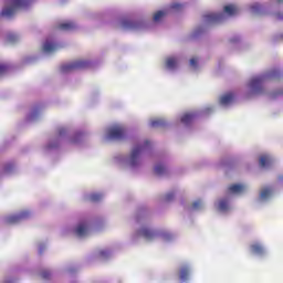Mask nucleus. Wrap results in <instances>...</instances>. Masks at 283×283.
<instances>
[{
    "mask_svg": "<svg viewBox=\"0 0 283 283\" xmlns=\"http://www.w3.org/2000/svg\"><path fill=\"white\" fill-rule=\"evenodd\" d=\"M281 78L282 72L277 69H273L265 75L253 77L249 83V87L254 94H260V92H262V85L265 81H280Z\"/></svg>",
    "mask_w": 283,
    "mask_h": 283,
    "instance_id": "f257e3e1",
    "label": "nucleus"
},
{
    "mask_svg": "<svg viewBox=\"0 0 283 283\" xmlns=\"http://www.w3.org/2000/svg\"><path fill=\"white\" fill-rule=\"evenodd\" d=\"M25 6L24 0H6V7L2 9V17H12L19 8Z\"/></svg>",
    "mask_w": 283,
    "mask_h": 283,
    "instance_id": "f03ea898",
    "label": "nucleus"
},
{
    "mask_svg": "<svg viewBox=\"0 0 283 283\" xmlns=\"http://www.w3.org/2000/svg\"><path fill=\"white\" fill-rule=\"evenodd\" d=\"M90 61L77 60L69 64L61 66V72H76V70H87L90 67Z\"/></svg>",
    "mask_w": 283,
    "mask_h": 283,
    "instance_id": "7ed1b4c3",
    "label": "nucleus"
},
{
    "mask_svg": "<svg viewBox=\"0 0 283 283\" xmlns=\"http://www.w3.org/2000/svg\"><path fill=\"white\" fill-rule=\"evenodd\" d=\"M126 135H127V130L120 125L112 126L107 130L108 140H123Z\"/></svg>",
    "mask_w": 283,
    "mask_h": 283,
    "instance_id": "20e7f679",
    "label": "nucleus"
},
{
    "mask_svg": "<svg viewBox=\"0 0 283 283\" xmlns=\"http://www.w3.org/2000/svg\"><path fill=\"white\" fill-rule=\"evenodd\" d=\"M27 218H30V211L24 210L19 214L8 217L7 222L8 224H17V222H21V220H27Z\"/></svg>",
    "mask_w": 283,
    "mask_h": 283,
    "instance_id": "39448f33",
    "label": "nucleus"
},
{
    "mask_svg": "<svg viewBox=\"0 0 283 283\" xmlns=\"http://www.w3.org/2000/svg\"><path fill=\"white\" fill-rule=\"evenodd\" d=\"M122 28H124V30H140V28H143V22L124 19L122 21Z\"/></svg>",
    "mask_w": 283,
    "mask_h": 283,
    "instance_id": "423d86ee",
    "label": "nucleus"
},
{
    "mask_svg": "<svg viewBox=\"0 0 283 283\" xmlns=\"http://www.w3.org/2000/svg\"><path fill=\"white\" fill-rule=\"evenodd\" d=\"M206 23L213 25L216 23H222L224 19V13H210L205 15Z\"/></svg>",
    "mask_w": 283,
    "mask_h": 283,
    "instance_id": "0eeeda50",
    "label": "nucleus"
},
{
    "mask_svg": "<svg viewBox=\"0 0 283 283\" xmlns=\"http://www.w3.org/2000/svg\"><path fill=\"white\" fill-rule=\"evenodd\" d=\"M140 151H143V146H136L130 154L129 165L130 167H136L138 165V156H140Z\"/></svg>",
    "mask_w": 283,
    "mask_h": 283,
    "instance_id": "6e6552de",
    "label": "nucleus"
},
{
    "mask_svg": "<svg viewBox=\"0 0 283 283\" xmlns=\"http://www.w3.org/2000/svg\"><path fill=\"white\" fill-rule=\"evenodd\" d=\"M137 235H139V238H144L145 240H154L156 233L148 228H142L137 231Z\"/></svg>",
    "mask_w": 283,
    "mask_h": 283,
    "instance_id": "1a4fd4ad",
    "label": "nucleus"
},
{
    "mask_svg": "<svg viewBox=\"0 0 283 283\" xmlns=\"http://www.w3.org/2000/svg\"><path fill=\"white\" fill-rule=\"evenodd\" d=\"M189 275H191V269L189 265L181 266L179 270V279L181 282H187V280H189Z\"/></svg>",
    "mask_w": 283,
    "mask_h": 283,
    "instance_id": "9d476101",
    "label": "nucleus"
},
{
    "mask_svg": "<svg viewBox=\"0 0 283 283\" xmlns=\"http://www.w3.org/2000/svg\"><path fill=\"white\" fill-rule=\"evenodd\" d=\"M223 12H226L228 17H235V14L240 12V9H238V6L235 4H227L223 7Z\"/></svg>",
    "mask_w": 283,
    "mask_h": 283,
    "instance_id": "9b49d317",
    "label": "nucleus"
},
{
    "mask_svg": "<svg viewBox=\"0 0 283 283\" xmlns=\"http://www.w3.org/2000/svg\"><path fill=\"white\" fill-rule=\"evenodd\" d=\"M43 52L50 53V52H56L59 50V45L53 43L50 40H46L42 46Z\"/></svg>",
    "mask_w": 283,
    "mask_h": 283,
    "instance_id": "f8f14e48",
    "label": "nucleus"
},
{
    "mask_svg": "<svg viewBox=\"0 0 283 283\" xmlns=\"http://www.w3.org/2000/svg\"><path fill=\"white\" fill-rule=\"evenodd\" d=\"M76 28V24L74 22H63L57 25L59 30H62L63 32H70Z\"/></svg>",
    "mask_w": 283,
    "mask_h": 283,
    "instance_id": "ddd939ff",
    "label": "nucleus"
},
{
    "mask_svg": "<svg viewBox=\"0 0 283 283\" xmlns=\"http://www.w3.org/2000/svg\"><path fill=\"white\" fill-rule=\"evenodd\" d=\"M234 95L233 93H227L223 96L220 97V104L221 105H229L230 103H233Z\"/></svg>",
    "mask_w": 283,
    "mask_h": 283,
    "instance_id": "4468645a",
    "label": "nucleus"
},
{
    "mask_svg": "<svg viewBox=\"0 0 283 283\" xmlns=\"http://www.w3.org/2000/svg\"><path fill=\"white\" fill-rule=\"evenodd\" d=\"M245 187L244 185H240V184H234L231 185L228 190L230 191V193H242V191H244Z\"/></svg>",
    "mask_w": 283,
    "mask_h": 283,
    "instance_id": "2eb2a0df",
    "label": "nucleus"
},
{
    "mask_svg": "<svg viewBox=\"0 0 283 283\" xmlns=\"http://www.w3.org/2000/svg\"><path fill=\"white\" fill-rule=\"evenodd\" d=\"M193 118H196V114L193 113H186L181 116V123L184 125H189L190 123L193 122Z\"/></svg>",
    "mask_w": 283,
    "mask_h": 283,
    "instance_id": "dca6fc26",
    "label": "nucleus"
},
{
    "mask_svg": "<svg viewBox=\"0 0 283 283\" xmlns=\"http://www.w3.org/2000/svg\"><path fill=\"white\" fill-rule=\"evenodd\" d=\"M272 165H273V159H271L269 155H263L260 157L261 167H271Z\"/></svg>",
    "mask_w": 283,
    "mask_h": 283,
    "instance_id": "f3484780",
    "label": "nucleus"
},
{
    "mask_svg": "<svg viewBox=\"0 0 283 283\" xmlns=\"http://www.w3.org/2000/svg\"><path fill=\"white\" fill-rule=\"evenodd\" d=\"M75 233H76V235H78V238H83V235H85L87 233V224L80 223L77 226V228L75 229Z\"/></svg>",
    "mask_w": 283,
    "mask_h": 283,
    "instance_id": "a211bd4d",
    "label": "nucleus"
},
{
    "mask_svg": "<svg viewBox=\"0 0 283 283\" xmlns=\"http://www.w3.org/2000/svg\"><path fill=\"white\" fill-rule=\"evenodd\" d=\"M251 251L252 253H254L255 255H264V247H262L259 243H254L251 245Z\"/></svg>",
    "mask_w": 283,
    "mask_h": 283,
    "instance_id": "6ab92c4d",
    "label": "nucleus"
},
{
    "mask_svg": "<svg viewBox=\"0 0 283 283\" xmlns=\"http://www.w3.org/2000/svg\"><path fill=\"white\" fill-rule=\"evenodd\" d=\"M177 65H178V60L176 57L166 59V67L168 70H176Z\"/></svg>",
    "mask_w": 283,
    "mask_h": 283,
    "instance_id": "aec40b11",
    "label": "nucleus"
},
{
    "mask_svg": "<svg viewBox=\"0 0 283 283\" xmlns=\"http://www.w3.org/2000/svg\"><path fill=\"white\" fill-rule=\"evenodd\" d=\"M272 195H273V189L266 187L261 190L260 198L261 200H266L271 198Z\"/></svg>",
    "mask_w": 283,
    "mask_h": 283,
    "instance_id": "412c9836",
    "label": "nucleus"
},
{
    "mask_svg": "<svg viewBox=\"0 0 283 283\" xmlns=\"http://www.w3.org/2000/svg\"><path fill=\"white\" fill-rule=\"evenodd\" d=\"M155 174L156 176H165L167 174V167L163 164H157L155 166Z\"/></svg>",
    "mask_w": 283,
    "mask_h": 283,
    "instance_id": "4be33fe9",
    "label": "nucleus"
},
{
    "mask_svg": "<svg viewBox=\"0 0 283 283\" xmlns=\"http://www.w3.org/2000/svg\"><path fill=\"white\" fill-rule=\"evenodd\" d=\"M167 125V122L163 118L154 119L150 122L151 127H165Z\"/></svg>",
    "mask_w": 283,
    "mask_h": 283,
    "instance_id": "5701e85b",
    "label": "nucleus"
},
{
    "mask_svg": "<svg viewBox=\"0 0 283 283\" xmlns=\"http://www.w3.org/2000/svg\"><path fill=\"white\" fill-rule=\"evenodd\" d=\"M88 200L91 202H101V200H103V195L101 193H92L90 197H88Z\"/></svg>",
    "mask_w": 283,
    "mask_h": 283,
    "instance_id": "b1692460",
    "label": "nucleus"
},
{
    "mask_svg": "<svg viewBox=\"0 0 283 283\" xmlns=\"http://www.w3.org/2000/svg\"><path fill=\"white\" fill-rule=\"evenodd\" d=\"M229 209V201L227 199H222L219 201V210L220 211H227Z\"/></svg>",
    "mask_w": 283,
    "mask_h": 283,
    "instance_id": "393cba45",
    "label": "nucleus"
},
{
    "mask_svg": "<svg viewBox=\"0 0 283 283\" xmlns=\"http://www.w3.org/2000/svg\"><path fill=\"white\" fill-rule=\"evenodd\" d=\"M7 41L8 43H17V41H19V38L14 33H9L7 35Z\"/></svg>",
    "mask_w": 283,
    "mask_h": 283,
    "instance_id": "a878e982",
    "label": "nucleus"
},
{
    "mask_svg": "<svg viewBox=\"0 0 283 283\" xmlns=\"http://www.w3.org/2000/svg\"><path fill=\"white\" fill-rule=\"evenodd\" d=\"M42 280H50L52 273L48 270H43L41 273H40Z\"/></svg>",
    "mask_w": 283,
    "mask_h": 283,
    "instance_id": "bb28decb",
    "label": "nucleus"
},
{
    "mask_svg": "<svg viewBox=\"0 0 283 283\" xmlns=\"http://www.w3.org/2000/svg\"><path fill=\"white\" fill-rule=\"evenodd\" d=\"M163 17H165V12L164 11H157L154 14V21H160L163 19Z\"/></svg>",
    "mask_w": 283,
    "mask_h": 283,
    "instance_id": "cd10ccee",
    "label": "nucleus"
},
{
    "mask_svg": "<svg viewBox=\"0 0 283 283\" xmlns=\"http://www.w3.org/2000/svg\"><path fill=\"white\" fill-rule=\"evenodd\" d=\"M176 198V195L174 192H169L165 196L166 202H170V200H174Z\"/></svg>",
    "mask_w": 283,
    "mask_h": 283,
    "instance_id": "c85d7f7f",
    "label": "nucleus"
},
{
    "mask_svg": "<svg viewBox=\"0 0 283 283\" xmlns=\"http://www.w3.org/2000/svg\"><path fill=\"white\" fill-rule=\"evenodd\" d=\"M170 8H171V10H177V11H179V10H182V4H180V3H172V4L170 6Z\"/></svg>",
    "mask_w": 283,
    "mask_h": 283,
    "instance_id": "c756f323",
    "label": "nucleus"
},
{
    "mask_svg": "<svg viewBox=\"0 0 283 283\" xmlns=\"http://www.w3.org/2000/svg\"><path fill=\"white\" fill-rule=\"evenodd\" d=\"M200 207H202L201 200H197L192 203V209H200Z\"/></svg>",
    "mask_w": 283,
    "mask_h": 283,
    "instance_id": "7c9ffc66",
    "label": "nucleus"
},
{
    "mask_svg": "<svg viewBox=\"0 0 283 283\" xmlns=\"http://www.w3.org/2000/svg\"><path fill=\"white\" fill-rule=\"evenodd\" d=\"M99 258H109V251L107 250H102L99 251Z\"/></svg>",
    "mask_w": 283,
    "mask_h": 283,
    "instance_id": "2f4dec72",
    "label": "nucleus"
},
{
    "mask_svg": "<svg viewBox=\"0 0 283 283\" xmlns=\"http://www.w3.org/2000/svg\"><path fill=\"white\" fill-rule=\"evenodd\" d=\"M190 65H191V67H198V60L195 59V57H192V59L190 60Z\"/></svg>",
    "mask_w": 283,
    "mask_h": 283,
    "instance_id": "473e14b6",
    "label": "nucleus"
},
{
    "mask_svg": "<svg viewBox=\"0 0 283 283\" xmlns=\"http://www.w3.org/2000/svg\"><path fill=\"white\" fill-rule=\"evenodd\" d=\"M8 72V66L0 65V74H6Z\"/></svg>",
    "mask_w": 283,
    "mask_h": 283,
    "instance_id": "72a5a7b5",
    "label": "nucleus"
},
{
    "mask_svg": "<svg viewBox=\"0 0 283 283\" xmlns=\"http://www.w3.org/2000/svg\"><path fill=\"white\" fill-rule=\"evenodd\" d=\"M11 169H14V165H12V164H8V165L4 167V171H10Z\"/></svg>",
    "mask_w": 283,
    "mask_h": 283,
    "instance_id": "f704fd0d",
    "label": "nucleus"
},
{
    "mask_svg": "<svg viewBox=\"0 0 283 283\" xmlns=\"http://www.w3.org/2000/svg\"><path fill=\"white\" fill-rule=\"evenodd\" d=\"M275 18L279 19V20H282L283 19V13H276Z\"/></svg>",
    "mask_w": 283,
    "mask_h": 283,
    "instance_id": "c9c22d12",
    "label": "nucleus"
},
{
    "mask_svg": "<svg viewBox=\"0 0 283 283\" xmlns=\"http://www.w3.org/2000/svg\"><path fill=\"white\" fill-rule=\"evenodd\" d=\"M252 10H253L254 12H258V10H260V7H259L258 4H255V6L252 7Z\"/></svg>",
    "mask_w": 283,
    "mask_h": 283,
    "instance_id": "e433bc0d",
    "label": "nucleus"
},
{
    "mask_svg": "<svg viewBox=\"0 0 283 283\" xmlns=\"http://www.w3.org/2000/svg\"><path fill=\"white\" fill-rule=\"evenodd\" d=\"M54 147H56V146H54V145H52V144H49V145H48V149H54Z\"/></svg>",
    "mask_w": 283,
    "mask_h": 283,
    "instance_id": "4c0bfd02",
    "label": "nucleus"
},
{
    "mask_svg": "<svg viewBox=\"0 0 283 283\" xmlns=\"http://www.w3.org/2000/svg\"><path fill=\"white\" fill-rule=\"evenodd\" d=\"M63 134H65V130H64V128H61L60 129V136H63Z\"/></svg>",
    "mask_w": 283,
    "mask_h": 283,
    "instance_id": "58836bf2",
    "label": "nucleus"
},
{
    "mask_svg": "<svg viewBox=\"0 0 283 283\" xmlns=\"http://www.w3.org/2000/svg\"><path fill=\"white\" fill-rule=\"evenodd\" d=\"M149 146V140L145 142V147Z\"/></svg>",
    "mask_w": 283,
    "mask_h": 283,
    "instance_id": "ea45409f",
    "label": "nucleus"
},
{
    "mask_svg": "<svg viewBox=\"0 0 283 283\" xmlns=\"http://www.w3.org/2000/svg\"><path fill=\"white\" fill-rule=\"evenodd\" d=\"M276 3H283V0H275Z\"/></svg>",
    "mask_w": 283,
    "mask_h": 283,
    "instance_id": "a19ab883",
    "label": "nucleus"
}]
</instances>
